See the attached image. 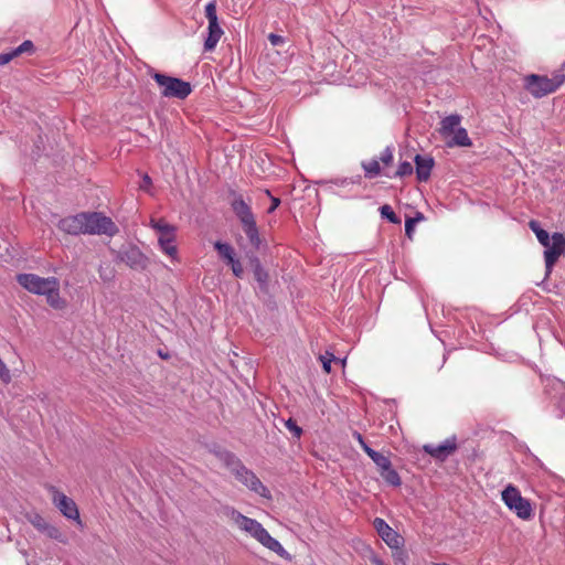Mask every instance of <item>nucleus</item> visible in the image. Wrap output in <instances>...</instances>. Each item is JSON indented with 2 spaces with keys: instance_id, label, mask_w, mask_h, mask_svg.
<instances>
[{
  "instance_id": "nucleus-1",
  "label": "nucleus",
  "mask_w": 565,
  "mask_h": 565,
  "mask_svg": "<svg viewBox=\"0 0 565 565\" xmlns=\"http://www.w3.org/2000/svg\"><path fill=\"white\" fill-rule=\"evenodd\" d=\"M225 515L233 522L241 531L245 532L266 548L275 552L280 557L289 558L288 552L284 546L274 539L269 532L255 519L242 514L234 508H226Z\"/></svg>"
},
{
  "instance_id": "nucleus-2",
  "label": "nucleus",
  "mask_w": 565,
  "mask_h": 565,
  "mask_svg": "<svg viewBox=\"0 0 565 565\" xmlns=\"http://www.w3.org/2000/svg\"><path fill=\"white\" fill-rule=\"evenodd\" d=\"M17 281L29 292L44 296L50 307L55 310L66 308V300L60 295V280L56 277H40L35 274H19Z\"/></svg>"
},
{
  "instance_id": "nucleus-3",
  "label": "nucleus",
  "mask_w": 565,
  "mask_h": 565,
  "mask_svg": "<svg viewBox=\"0 0 565 565\" xmlns=\"http://www.w3.org/2000/svg\"><path fill=\"white\" fill-rule=\"evenodd\" d=\"M524 88L534 98H542L555 93L565 83V73L555 71L551 77L547 75L529 74L524 77Z\"/></svg>"
},
{
  "instance_id": "nucleus-4",
  "label": "nucleus",
  "mask_w": 565,
  "mask_h": 565,
  "mask_svg": "<svg viewBox=\"0 0 565 565\" xmlns=\"http://www.w3.org/2000/svg\"><path fill=\"white\" fill-rule=\"evenodd\" d=\"M232 210L242 223L243 231L250 244L258 247L260 244L259 233L256 225L255 216L249 204L239 195L232 202Z\"/></svg>"
},
{
  "instance_id": "nucleus-5",
  "label": "nucleus",
  "mask_w": 565,
  "mask_h": 565,
  "mask_svg": "<svg viewBox=\"0 0 565 565\" xmlns=\"http://www.w3.org/2000/svg\"><path fill=\"white\" fill-rule=\"evenodd\" d=\"M115 222L100 212H84V235L115 236L118 233Z\"/></svg>"
},
{
  "instance_id": "nucleus-6",
  "label": "nucleus",
  "mask_w": 565,
  "mask_h": 565,
  "mask_svg": "<svg viewBox=\"0 0 565 565\" xmlns=\"http://www.w3.org/2000/svg\"><path fill=\"white\" fill-rule=\"evenodd\" d=\"M152 78L160 87V93L163 97L184 99L192 92L191 84L180 78L161 73H153Z\"/></svg>"
},
{
  "instance_id": "nucleus-7",
  "label": "nucleus",
  "mask_w": 565,
  "mask_h": 565,
  "mask_svg": "<svg viewBox=\"0 0 565 565\" xmlns=\"http://www.w3.org/2000/svg\"><path fill=\"white\" fill-rule=\"evenodd\" d=\"M501 499L518 518L522 520H530L532 518L533 510L530 501L521 495L520 490L515 486L508 484L501 493Z\"/></svg>"
},
{
  "instance_id": "nucleus-8",
  "label": "nucleus",
  "mask_w": 565,
  "mask_h": 565,
  "mask_svg": "<svg viewBox=\"0 0 565 565\" xmlns=\"http://www.w3.org/2000/svg\"><path fill=\"white\" fill-rule=\"evenodd\" d=\"M232 472L236 479L245 484L249 490L254 491L260 497L270 498L269 490L263 484L258 477L253 471L243 466L239 461L235 463Z\"/></svg>"
},
{
  "instance_id": "nucleus-9",
  "label": "nucleus",
  "mask_w": 565,
  "mask_h": 565,
  "mask_svg": "<svg viewBox=\"0 0 565 565\" xmlns=\"http://www.w3.org/2000/svg\"><path fill=\"white\" fill-rule=\"evenodd\" d=\"M47 490L52 494L53 503L64 516L79 521V512L73 499L60 492L54 486H49Z\"/></svg>"
},
{
  "instance_id": "nucleus-10",
  "label": "nucleus",
  "mask_w": 565,
  "mask_h": 565,
  "mask_svg": "<svg viewBox=\"0 0 565 565\" xmlns=\"http://www.w3.org/2000/svg\"><path fill=\"white\" fill-rule=\"evenodd\" d=\"M565 254V235L563 233H554L548 247H545L544 259L546 271L550 274L558 260Z\"/></svg>"
},
{
  "instance_id": "nucleus-11",
  "label": "nucleus",
  "mask_w": 565,
  "mask_h": 565,
  "mask_svg": "<svg viewBox=\"0 0 565 565\" xmlns=\"http://www.w3.org/2000/svg\"><path fill=\"white\" fill-rule=\"evenodd\" d=\"M373 526L388 547L396 548L403 544L402 536L395 530H393L383 519L375 518L373 521Z\"/></svg>"
},
{
  "instance_id": "nucleus-12",
  "label": "nucleus",
  "mask_w": 565,
  "mask_h": 565,
  "mask_svg": "<svg viewBox=\"0 0 565 565\" xmlns=\"http://www.w3.org/2000/svg\"><path fill=\"white\" fill-rule=\"evenodd\" d=\"M120 259L135 270L146 269L149 263L148 257L137 246H129L124 249L120 253Z\"/></svg>"
},
{
  "instance_id": "nucleus-13",
  "label": "nucleus",
  "mask_w": 565,
  "mask_h": 565,
  "mask_svg": "<svg viewBox=\"0 0 565 565\" xmlns=\"http://www.w3.org/2000/svg\"><path fill=\"white\" fill-rule=\"evenodd\" d=\"M423 449L426 454L430 455L433 458L444 461L450 455H452L457 449L456 439H447L440 445L427 444L423 446Z\"/></svg>"
},
{
  "instance_id": "nucleus-14",
  "label": "nucleus",
  "mask_w": 565,
  "mask_h": 565,
  "mask_svg": "<svg viewBox=\"0 0 565 565\" xmlns=\"http://www.w3.org/2000/svg\"><path fill=\"white\" fill-rule=\"evenodd\" d=\"M57 227L68 235L84 234V212L61 218Z\"/></svg>"
},
{
  "instance_id": "nucleus-15",
  "label": "nucleus",
  "mask_w": 565,
  "mask_h": 565,
  "mask_svg": "<svg viewBox=\"0 0 565 565\" xmlns=\"http://www.w3.org/2000/svg\"><path fill=\"white\" fill-rule=\"evenodd\" d=\"M416 164V178L419 182H426L431 173L434 168V159L430 157H423L420 154H416L414 158Z\"/></svg>"
},
{
  "instance_id": "nucleus-16",
  "label": "nucleus",
  "mask_w": 565,
  "mask_h": 565,
  "mask_svg": "<svg viewBox=\"0 0 565 565\" xmlns=\"http://www.w3.org/2000/svg\"><path fill=\"white\" fill-rule=\"evenodd\" d=\"M460 121L461 117L459 115H449L441 120L438 131L446 142L457 129L461 128Z\"/></svg>"
},
{
  "instance_id": "nucleus-17",
  "label": "nucleus",
  "mask_w": 565,
  "mask_h": 565,
  "mask_svg": "<svg viewBox=\"0 0 565 565\" xmlns=\"http://www.w3.org/2000/svg\"><path fill=\"white\" fill-rule=\"evenodd\" d=\"M31 523L32 525L38 529L39 531L43 532L46 536L51 537V539H54V540H57V541H62V533L61 531L47 523L45 521L44 518H42L41 515L39 514H35L32 520H31Z\"/></svg>"
},
{
  "instance_id": "nucleus-18",
  "label": "nucleus",
  "mask_w": 565,
  "mask_h": 565,
  "mask_svg": "<svg viewBox=\"0 0 565 565\" xmlns=\"http://www.w3.org/2000/svg\"><path fill=\"white\" fill-rule=\"evenodd\" d=\"M159 245L164 254H167L170 257H175L177 255V246L174 244L175 242V228L169 232H164L161 235H159L158 238Z\"/></svg>"
},
{
  "instance_id": "nucleus-19",
  "label": "nucleus",
  "mask_w": 565,
  "mask_h": 565,
  "mask_svg": "<svg viewBox=\"0 0 565 565\" xmlns=\"http://www.w3.org/2000/svg\"><path fill=\"white\" fill-rule=\"evenodd\" d=\"M253 273L254 278L259 285V289L267 294L268 292V282H269V274L268 271L260 265L258 259L253 262Z\"/></svg>"
},
{
  "instance_id": "nucleus-20",
  "label": "nucleus",
  "mask_w": 565,
  "mask_h": 565,
  "mask_svg": "<svg viewBox=\"0 0 565 565\" xmlns=\"http://www.w3.org/2000/svg\"><path fill=\"white\" fill-rule=\"evenodd\" d=\"M207 30H209V35L204 42V49H205V51H212L215 49L221 36L223 35V30L220 26L218 22L209 24Z\"/></svg>"
},
{
  "instance_id": "nucleus-21",
  "label": "nucleus",
  "mask_w": 565,
  "mask_h": 565,
  "mask_svg": "<svg viewBox=\"0 0 565 565\" xmlns=\"http://www.w3.org/2000/svg\"><path fill=\"white\" fill-rule=\"evenodd\" d=\"M472 145L471 139L465 128H459L447 141L448 147H470Z\"/></svg>"
},
{
  "instance_id": "nucleus-22",
  "label": "nucleus",
  "mask_w": 565,
  "mask_h": 565,
  "mask_svg": "<svg viewBox=\"0 0 565 565\" xmlns=\"http://www.w3.org/2000/svg\"><path fill=\"white\" fill-rule=\"evenodd\" d=\"M529 227L536 235V238L540 242V244L543 245L544 247H548L550 242L552 241V236L550 237V234L540 226V223L535 220H531L529 222Z\"/></svg>"
},
{
  "instance_id": "nucleus-23",
  "label": "nucleus",
  "mask_w": 565,
  "mask_h": 565,
  "mask_svg": "<svg viewBox=\"0 0 565 565\" xmlns=\"http://www.w3.org/2000/svg\"><path fill=\"white\" fill-rule=\"evenodd\" d=\"M214 248L217 250L220 257L227 263V265L236 258L234 248L227 243L217 241L214 243Z\"/></svg>"
},
{
  "instance_id": "nucleus-24",
  "label": "nucleus",
  "mask_w": 565,
  "mask_h": 565,
  "mask_svg": "<svg viewBox=\"0 0 565 565\" xmlns=\"http://www.w3.org/2000/svg\"><path fill=\"white\" fill-rule=\"evenodd\" d=\"M366 455L373 460V462L377 466L380 472L391 465V460L385 455L373 450L372 448H366Z\"/></svg>"
},
{
  "instance_id": "nucleus-25",
  "label": "nucleus",
  "mask_w": 565,
  "mask_h": 565,
  "mask_svg": "<svg viewBox=\"0 0 565 565\" xmlns=\"http://www.w3.org/2000/svg\"><path fill=\"white\" fill-rule=\"evenodd\" d=\"M380 475L387 483L392 486L397 487L401 484V478L397 471L392 468V463L387 467V469L382 470Z\"/></svg>"
},
{
  "instance_id": "nucleus-26",
  "label": "nucleus",
  "mask_w": 565,
  "mask_h": 565,
  "mask_svg": "<svg viewBox=\"0 0 565 565\" xmlns=\"http://www.w3.org/2000/svg\"><path fill=\"white\" fill-rule=\"evenodd\" d=\"M150 225L159 233V235L175 228L173 225L167 223L163 218H151Z\"/></svg>"
},
{
  "instance_id": "nucleus-27",
  "label": "nucleus",
  "mask_w": 565,
  "mask_h": 565,
  "mask_svg": "<svg viewBox=\"0 0 565 565\" xmlns=\"http://www.w3.org/2000/svg\"><path fill=\"white\" fill-rule=\"evenodd\" d=\"M318 359L321 362L322 369L327 374L331 373V363L333 361H338L334 354L329 351H326L323 354H320Z\"/></svg>"
},
{
  "instance_id": "nucleus-28",
  "label": "nucleus",
  "mask_w": 565,
  "mask_h": 565,
  "mask_svg": "<svg viewBox=\"0 0 565 565\" xmlns=\"http://www.w3.org/2000/svg\"><path fill=\"white\" fill-rule=\"evenodd\" d=\"M392 557L395 565H407L408 555L407 553L399 547L392 548Z\"/></svg>"
},
{
  "instance_id": "nucleus-29",
  "label": "nucleus",
  "mask_w": 565,
  "mask_h": 565,
  "mask_svg": "<svg viewBox=\"0 0 565 565\" xmlns=\"http://www.w3.org/2000/svg\"><path fill=\"white\" fill-rule=\"evenodd\" d=\"M205 17L209 24L217 23L216 2L213 0L205 6Z\"/></svg>"
},
{
  "instance_id": "nucleus-30",
  "label": "nucleus",
  "mask_w": 565,
  "mask_h": 565,
  "mask_svg": "<svg viewBox=\"0 0 565 565\" xmlns=\"http://www.w3.org/2000/svg\"><path fill=\"white\" fill-rule=\"evenodd\" d=\"M414 172V168L411 162L404 161L398 164V168L394 174V177L404 178L412 175Z\"/></svg>"
},
{
  "instance_id": "nucleus-31",
  "label": "nucleus",
  "mask_w": 565,
  "mask_h": 565,
  "mask_svg": "<svg viewBox=\"0 0 565 565\" xmlns=\"http://www.w3.org/2000/svg\"><path fill=\"white\" fill-rule=\"evenodd\" d=\"M381 215L387 218L391 223L397 224L399 223V218L396 216L395 212L388 204H384L380 209Z\"/></svg>"
},
{
  "instance_id": "nucleus-32",
  "label": "nucleus",
  "mask_w": 565,
  "mask_h": 565,
  "mask_svg": "<svg viewBox=\"0 0 565 565\" xmlns=\"http://www.w3.org/2000/svg\"><path fill=\"white\" fill-rule=\"evenodd\" d=\"M363 169L365 170L367 177H375L381 172L380 162L377 160H372L367 163H364Z\"/></svg>"
},
{
  "instance_id": "nucleus-33",
  "label": "nucleus",
  "mask_w": 565,
  "mask_h": 565,
  "mask_svg": "<svg viewBox=\"0 0 565 565\" xmlns=\"http://www.w3.org/2000/svg\"><path fill=\"white\" fill-rule=\"evenodd\" d=\"M393 160H394V156H393V151L390 147L385 148L382 152H381V156H380V161L385 164V166H390L393 163Z\"/></svg>"
},
{
  "instance_id": "nucleus-34",
  "label": "nucleus",
  "mask_w": 565,
  "mask_h": 565,
  "mask_svg": "<svg viewBox=\"0 0 565 565\" xmlns=\"http://www.w3.org/2000/svg\"><path fill=\"white\" fill-rule=\"evenodd\" d=\"M286 428L296 437V438H300L301 434H302V429L297 425V423L289 418L287 422H286Z\"/></svg>"
},
{
  "instance_id": "nucleus-35",
  "label": "nucleus",
  "mask_w": 565,
  "mask_h": 565,
  "mask_svg": "<svg viewBox=\"0 0 565 565\" xmlns=\"http://www.w3.org/2000/svg\"><path fill=\"white\" fill-rule=\"evenodd\" d=\"M228 265L231 266L234 276L237 278H242V276L244 274V268H243V265L239 262V259L235 258Z\"/></svg>"
},
{
  "instance_id": "nucleus-36",
  "label": "nucleus",
  "mask_w": 565,
  "mask_h": 565,
  "mask_svg": "<svg viewBox=\"0 0 565 565\" xmlns=\"http://www.w3.org/2000/svg\"><path fill=\"white\" fill-rule=\"evenodd\" d=\"M33 50V43L31 41H24L17 49H14V54L18 56L24 52H31Z\"/></svg>"
},
{
  "instance_id": "nucleus-37",
  "label": "nucleus",
  "mask_w": 565,
  "mask_h": 565,
  "mask_svg": "<svg viewBox=\"0 0 565 565\" xmlns=\"http://www.w3.org/2000/svg\"><path fill=\"white\" fill-rule=\"evenodd\" d=\"M415 225V220L407 218L405 221V234L411 239L413 238Z\"/></svg>"
},
{
  "instance_id": "nucleus-38",
  "label": "nucleus",
  "mask_w": 565,
  "mask_h": 565,
  "mask_svg": "<svg viewBox=\"0 0 565 565\" xmlns=\"http://www.w3.org/2000/svg\"><path fill=\"white\" fill-rule=\"evenodd\" d=\"M268 41L274 46L281 45V44L285 43V39L281 35H278V34H275V33H270L268 35Z\"/></svg>"
},
{
  "instance_id": "nucleus-39",
  "label": "nucleus",
  "mask_w": 565,
  "mask_h": 565,
  "mask_svg": "<svg viewBox=\"0 0 565 565\" xmlns=\"http://www.w3.org/2000/svg\"><path fill=\"white\" fill-rule=\"evenodd\" d=\"M17 55L14 54V51L8 52V53H1L0 54V65H6L9 62H11Z\"/></svg>"
},
{
  "instance_id": "nucleus-40",
  "label": "nucleus",
  "mask_w": 565,
  "mask_h": 565,
  "mask_svg": "<svg viewBox=\"0 0 565 565\" xmlns=\"http://www.w3.org/2000/svg\"><path fill=\"white\" fill-rule=\"evenodd\" d=\"M353 437L359 441L362 449L366 452V448H370L367 444L364 441L362 435L359 431H353Z\"/></svg>"
},
{
  "instance_id": "nucleus-41",
  "label": "nucleus",
  "mask_w": 565,
  "mask_h": 565,
  "mask_svg": "<svg viewBox=\"0 0 565 565\" xmlns=\"http://www.w3.org/2000/svg\"><path fill=\"white\" fill-rule=\"evenodd\" d=\"M99 277L104 281H110L114 278V274L111 270H109L108 273H104L102 269H99Z\"/></svg>"
},
{
  "instance_id": "nucleus-42",
  "label": "nucleus",
  "mask_w": 565,
  "mask_h": 565,
  "mask_svg": "<svg viewBox=\"0 0 565 565\" xmlns=\"http://www.w3.org/2000/svg\"><path fill=\"white\" fill-rule=\"evenodd\" d=\"M280 204V200L278 198H273L271 196V204L268 209V213H273Z\"/></svg>"
},
{
  "instance_id": "nucleus-43",
  "label": "nucleus",
  "mask_w": 565,
  "mask_h": 565,
  "mask_svg": "<svg viewBox=\"0 0 565 565\" xmlns=\"http://www.w3.org/2000/svg\"><path fill=\"white\" fill-rule=\"evenodd\" d=\"M152 184L151 179L148 174H145L142 177V184L140 185L141 189L147 190Z\"/></svg>"
},
{
  "instance_id": "nucleus-44",
  "label": "nucleus",
  "mask_w": 565,
  "mask_h": 565,
  "mask_svg": "<svg viewBox=\"0 0 565 565\" xmlns=\"http://www.w3.org/2000/svg\"><path fill=\"white\" fill-rule=\"evenodd\" d=\"M371 563L373 565H387L385 564L379 556L376 555H373L371 558H370Z\"/></svg>"
},
{
  "instance_id": "nucleus-45",
  "label": "nucleus",
  "mask_w": 565,
  "mask_h": 565,
  "mask_svg": "<svg viewBox=\"0 0 565 565\" xmlns=\"http://www.w3.org/2000/svg\"><path fill=\"white\" fill-rule=\"evenodd\" d=\"M411 220H415V224L424 220V216L422 213H417L415 217H409Z\"/></svg>"
},
{
  "instance_id": "nucleus-46",
  "label": "nucleus",
  "mask_w": 565,
  "mask_h": 565,
  "mask_svg": "<svg viewBox=\"0 0 565 565\" xmlns=\"http://www.w3.org/2000/svg\"><path fill=\"white\" fill-rule=\"evenodd\" d=\"M431 565H449L447 563H433Z\"/></svg>"
}]
</instances>
